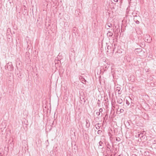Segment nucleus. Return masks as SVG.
<instances>
[{
  "mask_svg": "<svg viewBox=\"0 0 156 156\" xmlns=\"http://www.w3.org/2000/svg\"><path fill=\"white\" fill-rule=\"evenodd\" d=\"M138 136H139V137H140V135L138 134Z\"/></svg>",
  "mask_w": 156,
  "mask_h": 156,
  "instance_id": "nucleus-42",
  "label": "nucleus"
},
{
  "mask_svg": "<svg viewBox=\"0 0 156 156\" xmlns=\"http://www.w3.org/2000/svg\"><path fill=\"white\" fill-rule=\"evenodd\" d=\"M105 64H104V66H106L107 65V66H109V67L111 65L112 66L111 67V69L112 70L113 69V68L112 67H113V66L114 65L113 63H111L108 60H105Z\"/></svg>",
  "mask_w": 156,
  "mask_h": 156,
  "instance_id": "nucleus-5",
  "label": "nucleus"
},
{
  "mask_svg": "<svg viewBox=\"0 0 156 156\" xmlns=\"http://www.w3.org/2000/svg\"><path fill=\"white\" fill-rule=\"evenodd\" d=\"M107 25H108V26L109 27H111L112 26V24L111 23H108L107 24Z\"/></svg>",
  "mask_w": 156,
  "mask_h": 156,
  "instance_id": "nucleus-22",
  "label": "nucleus"
},
{
  "mask_svg": "<svg viewBox=\"0 0 156 156\" xmlns=\"http://www.w3.org/2000/svg\"><path fill=\"white\" fill-rule=\"evenodd\" d=\"M121 140V139L119 137H117L116 139V140L118 141H119Z\"/></svg>",
  "mask_w": 156,
  "mask_h": 156,
  "instance_id": "nucleus-24",
  "label": "nucleus"
},
{
  "mask_svg": "<svg viewBox=\"0 0 156 156\" xmlns=\"http://www.w3.org/2000/svg\"><path fill=\"white\" fill-rule=\"evenodd\" d=\"M0 156H2V155L1 153H0Z\"/></svg>",
  "mask_w": 156,
  "mask_h": 156,
  "instance_id": "nucleus-40",
  "label": "nucleus"
},
{
  "mask_svg": "<svg viewBox=\"0 0 156 156\" xmlns=\"http://www.w3.org/2000/svg\"><path fill=\"white\" fill-rule=\"evenodd\" d=\"M117 52L118 53H121L122 52V51H117Z\"/></svg>",
  "mask_w": 156,
  "mask_h": 156,
  "instance_id": "nucleus-32",
  "label": "nucleus"
},
{
  "mask_svg": "<svg viewBox=\"0 0 156 156\" xmlns=\"http://www.w3.org/2000/svg\"><path fill=\"white\" fill-rule=\"evenodd\" d=\"M97 105L98 107H100V101L99 99H98V100Z\"/></svg>",
  "mask_w": 156,
  "mask_h": 156,
  "instance_id": "nucleus-19",
  "label": "nucleus"
},
{
  "mask_svg": "<svg viewBox=\"0 0 156 156\" xmlns=\"http://www.w3.org/2000/svg\"><path fill=\"white\" fill-rule=\"evenodd\" d=\"M124 110L123 109H120V112L121 113H122L123 112Z\"/></svg>",
  "mask_w": 156,
  "mask_h": 156,
  "instance_id": "nucleus-30",
  "label": "nucleus"
},
{
  "mask_svg": "<svg viewBox=\"0 0 156 156\" xmlns=\"http://www.w3.org/2000/svg\"><path fill=\"white\" fill-rule=\"evenodd\" d=\"M105 155V156H112V155L111 154H105V155Z\"/></svg>",
  "mask_w": 156,
  "mask_h": 156,
  "instance_id": "nucleus-27",
  "label": "nucleus"
},
{
  "mask_svg": "<svg viewBox=\"0 0 156 156\" xmlns=\"http://www.w3.org/2000/svg\"><path fill=\"white\" fill-rule=\"evenodd\" d=\"M85 121L86 122V126L87 128H89L90 127V124L89 120L87 119H86Z\"/></svg>",
  "mask_w": 156,
  "mask_h": 156,
  "instance_id": "nucleus-9",
  "label": "nucleus"
},
{
  "mask_svg": "<svg viewBox=\"0 0 156 156\" xmlns=\"http://www.w3.org/2000/svg\"><path fill=\"white\" fill-rule=\"evenodd\" d=\"M5 69H8L9 71H12L13 70L14 67L12 63L11 62H9L5 66Z\"/></svg>",
  "mask_w": 156,
  "mask_h": 156,
  "instance_id": "nucleus-2",
  "label": "nucleus"
},
{
  "mask_svg": "<svg viewBox=\"0 0 156 156\" xmlns=\"http://www.w3.org/2000/svg\"><path fill=\"white\" fill-rule=\"evenodd\" d=\"M136 14V13H135V12H133L132 13V15H133V16L134 15V16H136V15H135V14Z\"/></svg>",
  "mask_w": 156,
  "mask_h": 156,
  "instance_id": "nucleus-31",
  "label": "nucleus"
},
{
  "mask_svg": "<svg viewBox=\"0 0 156 156\" xmlns=\"http://www.w3.org/2000/svg\"><path fill=\"white\" fill-rule=\"evenodd\" d=\"M115 49V48H113V49H112V52L113 53L114 51V50Z\"/></svg>",
  "mask_w": 156,
  "mask_h": 156,
  "instance_id": "nucleus-35",
  "label": "nucleus"
},
{
  "mask_svg": "<svg viewBox=\"0 0 156 156\" xmlns=\"http://www.w3.org/2000/svg\"><path fill=\"white\" fill-rule=\"evenodd\" d=\"M51 129V128L50 129Z\"/></svg>",
  "mask_w": 156,
  "mask_h": 156,
  "instance_id": "nucleus-45",
  "label": "nucleus"
},
{
  "mask_svg": "<svg viewBox=\"0 0 156 156\" xmlns=\"http://www.w3.org/2000/svg\"><path fill=\"white\" fill-rule=\"evenodd\" d=\"M102 132V130H99L98 131V134L99 135H101Z\"/></svg>",
  "mask_w": 156,
  "mask_h": 156,
  "instance_id": "nucleus-20",
  "label": "nucleus"
},
{
  "mask_svg": "<svg viewBox=\"0 0 156 156\" xmlns=\"http://www.w3.org/2000/svg\"><path fill=\"white\" fill-rule=\"evenodd\" d=\"M97 124V126H96V125L95 126V127L97 129H99V128L100 127V126H99V125H100V124L98 123Z\"/></svg>",
  "mask_w": 156,
  "mask_h": 156,
  "instance_id": "nucleus-17",
  "label": "nucleus"
},
{
  "mask_svg": "<svg viewBox=\"0 0 156 156\" xmlns=\"http://www.w3.org/2000/svg\"><path fill=\"white\" fill-rule=\"evenodd\" d=\"M54 123V121H53V123H52V125H53Z\"/></svg>",
  "mask_w": 156,
  "mask_h": 156,
  "instance_id": "nucleus-41",
  "label": "nucleus"
},
{
  "mask_svg": "<svg viewBox=\"0 0 156 156\" xmlns=\"http://www.w3.org/2000/svg\"><path fill=\"white\" fill-rule=\"evenodd\" d=\"M109 34L108 35L109 37H111L113 35V33L111 31H108L107 34Z\"/></svg>",
  "mask_w": 156,
  "mask_h": 156,
  "instance_id": "nucleus-14",
  "label": "nucleus"
},
{
  "mask_svg": "<svg viewBox=\"0 0 156 156\" xmlns=\"http://www.w3.org/2000/svg\"><path fill=\"white\" fill-rule=\"evenodd\" d=\"M140 138H141L145 139L146 138H147V137L145 135H142V136H140Z\"/></svg>",
  "mask_w": 156,
  "mask_h": 156,
  "instance_id": "nucleus-21",
  "label": "nucleus"
},
{
  "mask_svg": "<svg viewBox=\"0 0 156 156\" xmlns=\"http://www.w3.org/2000/svg\"><path fill=\"white\" fill-rule=\"evenodd\" d=\"M126 104L128 105H129V101L127 100H126Z\"/></svg>",
  "mask_w": 156,
  "mask_h": 156,
  "instance_id": "nucleus-25",
  "label": "nucleus"
},
{
  "mask_svg": "<svg viewBox=\"0 0 156 156\" xmlns=\"http://www.w3.org/2000/svg\"><path fill=\"white\" fill-rule=\"evenodd\" d=\"M79 79L82 82L83 84H85L86 82H87L86 80L82 76H80L79 78Z\"/></svg>",
  "mask_w": 156,
  "mask_h": 156,
  "instance_id": "nucleus-11",
  "label": "nucleus"
},
{
  "mask_svg": "<svg viewBox=\"0 0 156 156\" xmlns=\"http://www.w3.org/2000/svg\"><path fill=\"white\" fill-rule=\"evenodd\" d=\"M132 156H137L135 154H133Z\"/></svg>",
  "mask_w": 156,
  "mask_h": 156,
  "instance_id": "nucleus-38",
  "label": "nucleus"
},
{
  "mask_svg": "<svg viewBox=\"0 0 156 156\" xmlns=\"http://www.w3.org/2000/svg\"><path fill=\"white\" fill-rule=\"evenodd\" d=\"M8 38L9 39H10V38L9 37Z\"/></svg>",
  "mask_w": 156,
  "mask_h": 156,
  "instance_id": "nucleus-44",
  "label": "nucleus"
},
{
  "mask_svg": "<svg viewBox=\"0 0 156 156\" xmlns=\"http://www.w3.org/2000/svg\"><path fill=\"white\" fill-rule=\"evenodd\" d=\"M103 144V143L102 142V141H100L99 142V146H102V144Z\"/></svg>",
  "mask_w": 156,
  "mask_h": 156,
  "instance_id": "nucleus-23",
  "label": "nucleus"
},
{
  "mask_svg": "<svg viewBox=\"0 0 156 156\" xmlns=\"http://www.w3.org/2000/svg\"><path fill=\"white\" fill-rule=\"evenodd\" d=\"M122 101H123L122 99L120 98H118L117 99V102L119 104H122Z\"/></svg>",
  "mask_w": 156,
  "mask_h": 156,
  "instance_id": "nucleus-12",
  "label": "nucleus"
},
{
  "mask_svg": "<svg viewBox=\"0 0 156 156\" xmlns=\"http://www.w3.org/2000/svg\"><path fill=\"white\" fill-rule=\"evenodd\" d=\"M11 34H15V32L14 31H13L12 32V33L11 32Z\"/></svg>",
  "mask_w": 156,
  "mask_h": 156,
  "instance_id": "nucleus-34",
  "label": "nucleus"
},
{
  "mask_svg": "<svg viewBox=\"0 0 156 156\" xmlns=\"http://www.w3.org/2000/svg\"><path fill=\"white\" fill-rule=\"evenodd\" d=\"M72 149L74 150L75 153H76V151H78V147L77 146H76V144H74V146L72 145Z\"/></svg>",
  "mask_w": 156,
  "mask_h": 156,
  "instance_id": "nucleus-10",
  "label": "nucleus"
},
{
  "mask_svg": "<svg viewBox=\"0 0 156 156\" xmlns=\"http://www.w3.org/2000/svg\"><path fill=\"white\" fill-rule=\"evenodd\" d=\"M111 154V151L110 148L108 147H105V150L104 151V153L103 155L107 154Z\"/></svg>",
  "mask_w": 156,
  "mask_h": 156,
  "instance_id": "nucleus-4",
  "label": "nucleus"
},
{
  "mask_svg": "<svg viewBox=\"0 0 156 156\" xmlns=\"http://www.w3.org/2000/svg\"><path fill=\"white\" fill-rule=\"evenodd\" d=\"M18 62L16 63V68L15 69V73L17 77L19 79H21L23 77V75H22V73H21L20 70L21 69H19V67H18Z\"/></svg>",
  "mask_w": 156,
  "mask_h": 156,
  "instance_id": "nucleus-1",
  "label": "nucleus"
},
{
  "mask_svg": "<svg viewBox=\"0 0 156 156\" xmlns=\"http://www.w3.org/2000/svg\"><path fill=\"white\" fill-rule=\"evenodd\" d=\"M134 17V20L136 23L137 24H139L140 23L139 21H138V19L140 18V16H133Z\"/></svg>",
  "mask_w": 156,
  "mask_h": 156,
  "instance_id": "nucleus-6",
  "label": "nucleus"
},
{
  "mask_svg": "<svg viewBox=\"0 0 156 156\" xmlns=\"http://www.w3.org/2000/svg\"><path fill=\"white\" fill-rule=\"evenodd\" d=\"M17 62H18V63H17V64H18V66H20V62H16V63Z\"/></svg>",
  "mask_w": 156,
  "mask_h": 156,
  "instance_id": "nucleus-29",
  "label": "nucleus"
},
{
  "mask_svg": "<svg viewBox=\"0 0 156 156\" xmlns=\"http://www.w3.org/2000/svg\"><path fill=\"white\" fill-rule=\"evenodd\" d=\"M114 1L115 2H118V0H114Z\"/></svg>",
  "mask_w": 156,
  "mask_h": 156,
  "instance_id": "nucleus-33",
  "label": "nucleus"
},
{
  "mask_svg": "<svg viewBox=\"0 0 156 156\" xmlns=\"http://www.w3.org/2000/svg\"><path fill=\"white\" fill-rule=\"evenodd\" d=\"M118 156H123V154H120L119 155H118Z\"/></svg>",
  "mask_w": 156,
  "mask_h": 156,
  "instance_id": "nucleus-37",
  "label": "nucleus"
},
{
  "mask_svg": "<svg viewBox=\"0 0 156 156\" xmlns=\"http://www.w3.org/2000/svg\"><path fill=\"white\" fill-rule=\"evenodd\" d=\"M106 44L107 45V43H106Z\"/></svg>",
  "mask_w": 156,
  "mask_h": 156,
  "instance_id": "nucleus-43",
  "label": "nucleus"
},
{
  "mask_svg": "<svg viewBox=\"0 0 156 156\" xmlns=\"http://www.w3.org/2000/svg\"><path fill=\"white\" fill-rule=\"evenodd\" d=\"M144 41L147 43H150L152 41V38L149 35H146L144 36Z\"/></svg>",
  "mask_w": 156,
  "mask_h": 156,
  "instance_id": "nucleus-3",
  "label": "nucleus"
},
{
  "mask_svg": "<svg viewBox=\"0 0 156 156\" xmlns=\"http://www.w3.org/2000/svg\"><path fill=\"white\" fill-rule=\"evenodd\" d=\"M96 114H97L99 116V115H100V112H96Z\"/></svg>",
  "mask_w": 156,
  "mask_h": 156,
  "instance_id": "nucleus-26",
  "label": "nucleus"
},
{
  "mask_svg": "<svg viewBox=\"0 0 156 156\" xmlns=\"http://www.w3.org/2000/svg\"><path fill=\"white\" fill-rule=\"evenodd\" d=\"M103 111V109L102 108H100L99 109V112H101Z\"/></svg>",
  "mask_w": 156,
  "mask_h": 156,
  "instance_id": "nucleus-28",
  "label": "nucleus"
},
{
  "mask_svg": "<svg viewBox=\"0 0 156 156\" xmlns=\"http://www.w3.org/2000/svg\"><path fill=\"white\" fill-rule=\"evenodd\" d=\"M80 100H81V101H83V104H85V102H86V100L84 99V98H81V97H80Z\"/></svg>",
  "mask_w": 156,
  "mask_h": 156,
  "instance_id": "nucleus-16",
  "label": "nucleus"
},
{
  "mask_svg": "<svg viewBox=\"0 0 156 156\" xmlns=\"http://www.w3.org/2000/svg\"><path fill=\"white\" fill-rule=\"evenodd\" d=\"M142 49L141 48H136L134 50V51L136 54H139V53L142 51Z\"/></svg>",
  "mask_w": 156,
  "mask_h": 156,
  "instance_id": "nucleus-8",
  "label": "nucleus"
},
{
  "mask_svg": "<svg viewBox=\"0 0 156 156\" xmlns=\"http://www.w3.org/2000/svg\"><path fill=\"white\" fill-rule=\"evenodd\" d=\"M112 44H111L110 45H108L107 48L108 50L107 51V52L111 53L112 52Z\"/></svg>",
  "mask_w": 156,
  "mask_h": 156,
  "instance_id": "nucleus-7",
  "label": "nucleus"
},
{
  "mask_svg": "<svg viewBox=\"0 0 156 156\" xmlns=\"http://www.w3.org/2000/svg\"><path fill=\"white\" fill-rule=\"evenodd\" d=\"M105 67L104 68H103L104 71H106L109 68V66H107V65L105 66Z\"/></svg>",
  "mask_w": 156,
  "mask_h": 156,
  "instance_id": "nucleus-15",
  "label": "nucleus"
},
{
  "mask_svg": "<svg viewBox=\"0 0 156 156\" xmlns=\"http://www.w3.org/2000/svg\"><path fill=\"white\" fill-rule=\"evenodd\" d=\"M108 119V115L106 114L105 115V117L104 118V120H106Z\"/></svg>",
  "mask_w": 156,
  "mask_h": 156,
  "instance_id": "nucleus-18",
  "label": "nucleus"
},
{
  "mask_svg": "<svg viewBox=\"0 0 156 156\" xmlns=\"http://www.w3.org/2000/svg\"><path fill=\"white\" fill-rule=\"evenodd\" d=\"M27 55H28V54H29V53L28 52H26Z\"/></svg>",
  "mask_w": 156,
  "mask_h": 156,
  "instance_id": "nucleus-39",
  "label": "nucleus"
},
{
  "mask_svg": "<svg viewBox=\"0 0 156 156\" xmlns=\"http://www.w3.org/2000/svg\"><path fill=\"white\" fill-rule=\"evenodd\" d=\"M105 101H108V98H107V99L105 100Z\"/></svg>",
  "mask_w": 156,
  "mask_h": 156,
  "instance_id": "nucleus-36",
  "label": "nucleus"
},
{
  "mask_svg": "<svg viewBox=\"0 0 156 156\" xmlns=\"http://www.w3.org/2000/svg\"><path fill=\"white\" fill-rule=\"evenodd\" d=\"M26 7H25V8H24V11L23 12V15H25L26 13L27 12V10L26 9Z\"/></svg>",
  "mask_w": 156,
  "mask_h": 156,
  "instance_id": "nucleus-13",
  "label": "nucleus"
}]
</instances>
